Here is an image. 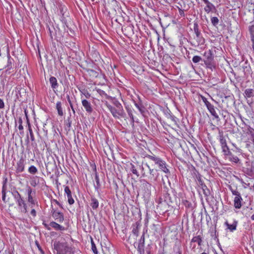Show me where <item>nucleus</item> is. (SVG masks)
<instances>
[{
	"label": "nucleus",
	"instance_id": "nucleus-58",
	"mask_svg": "<svg viewBox=\"0 0 254 254\" xmlns=\"http://www.w3.org/2000/svg\"><path fill=\"white\" fill-rule=\"evenodd\" d=\"M27 192L28 194V196H32V190L30 187H28L27 189Z\"/></svg>",
	"mask_w": 254,
	"mask_h": 254
},
{
	"label": "nucleus",
	"instance_id": "nucleus-11",
	"mask_svg": "<svg viewBox=\"0 0 254 254\" xmlns=\"http://www.w3.org/2000/svg\"><path fill=\"white\" fill-rule=\"evenodd\" d=\"M52 213L53 217L54 219L59 223H62L64 220V214L62 212L57 211L55 209H52Z\"/></svg>",
	"mask_w": 254,
	"mask_h": 254
},
{
	"label": "nucleus",
	"instance_id": "nucleus-32",
	"mask_svg": "<svg viewBox=\"0 0 254 254\" xmlns=\"http://www.w3.org/2000/svg\"><path fill=\"white\" fill-rule=\"evenodd\" d=\"M49 32L51 39L53 40L54 37H56L57 34L56 30L54 26H52V27H49Z\"/></svg>",
	"mask_w": 254,
	"mask_h": 254
},
{
	"label": "nucleus",
	"instance_id": "nucleus-52",
	"mask_svg": "<svg viewBox=\"0 0 254 254\" xmlns=\"http://www.w3.org/2000/svg\"><path fill=\"white\" fill-rule=\"evenodd\" d=\"M230 160L231 161L235 162V163H238L240 161L239 159L238 158V157L236 156H233V155H232L231 157H230Z\"/></svg>",
	"mask_w": 254,
	"mask_h": 254
},
{
	"label": "nucleus",
	"instance_id": "nucleus-43",
	"mask_svg": "<svg viewBox=\"0 0 254 254\" xmlns=\"http://www.w3.org/2000/svg\"><path fill=\"white\" fill-rule=\"evenodd\" d=\"M194 174L195 175L196 179L198 181L199 184L200 185H201L202 186H203V182H202V180L201 179V175L196 170H195V172H194Z\"/></svg>",
	"mask_w": 254,
	"mask_h": 254
},
{
	"label": "nucleus",
	"instance_id": "nucleus-29",
	"mask_svg": "<svg viewBox=\"0 0 254 254\" xmlns=\"http://www.w3.org/2000/svg\"><path fill=\"white\" fill-rule=\"evenodd\" d=\"M164 202L168 205H171L173 203L172 198L168 193H166L164 196Z\"/></svg>",
	"mask_w": 254,
	"mask_h": 254
},
{
	"label": "nucleus",
	"instance_id": "nucleus-31",
	"mask_svg": "<svg viewBox=\"0 0 254 254\" xmlns=\"http://www.w3.org/2000/svg\"><path fill=\"white\" fill-rule=\"evenodd\" d=\"M222 149V151L224 153V155L225 156L231 155L232 153L230 152L227 144H225L223 146H221Z\"/></svg>",
	"mask_w": 254,
	"mask_h": 254
},
{
	"label": "nucleus",
	"instance_id": "nucleus-36",
	"mask_svg": "<svg viewBox=\"0 0 254 254\" xmlns=\"http://www.w3.org/2000/svg\"><path fill=\"white\" fill-rule=\"evenodd\" d=\"M191 242H196L198 244V246H201L202 243V238L200 236L193 237L191 239Z\"/></svg>",
	"mask_w": 254,
	"mask_h": 254
},
{
	"label": "nucleus",
	"instance_id": "nucleus-38",
	"mask_svg": "<svg viewBox=\"0 0 254 254\" xmlns=\"http://www.w3.org/2000/svg\"><path fill=\"white\" fill-rule=\"evenodd\" d=\"M97 93L102 96H104L105 98L109 100V98H111V96L108 95L104 91L101 90L100 89H98L97 90Z\"/></svg>",
	"mask_w": 254,
	"mask_h": 254
},
{
	"label": "nucleus",
	"instance_id": "nucleus-47",
	"mask_svg": "<svg viewBox=\"0 0 254 254\" xmlns=\"http://www.w3.org/2000/svg\"><path fill=\"white\" fill-rule=\"evenodd\" d=\"M24 94L25 95H26L25 89H24V88H20V89L17 91V93H16V95H17L18 98L19 97H22V94Z\"/></svg>",
	"mask_w": 254,
	"mask_h": 254
},
{
	"label": "nucleus",
	"instance_id": "nucleus-41",
	"mask_svg": "<svg viewBox=\"0 0 254 254\" xmlns=\"http://www.w3.org/2000/svg\"><path fill=\"white\" fill-rule=\"evenodd\" d=\"M243 68H244V72L245 75L246 76H248L249 74H251V67L249 65H246V66H244Z\"/></svg>",
	"mask_w": 254,
	"mask_h": 254
},
{
	"label": "nucleus",
	"instance_id": "nucleus-3",
	"mask_svg": "<svg viewBox=\"0 0 254 254\" xmlns=\"http://www.w3.org/2000/svg\"><path fill=\"white\" fill-rule=\"evenodd\" d=\"M202 62L204 63L207 68L212 71L216 68V63L214 60L212 52L210 50L205 51L203 53Z\"/></svg>",
	"mask_w": 254,
	"mask_h": 254
},
{
	"label": "nucleus",
	"instance_id": "nucleus-15",
	"mask_svg": "<svg viewBox=\"0 0 254 254\" xmlns=\"http://www.w3.org/2000/svg\"><path fill=\"white\" fill-rule=\"evenodd\" d=\"M64 192L66 194L67 198H68V202L70 205H72L74 203V200L73 199L71 195V190L68 186H65L64 187Z\"/></svg>",
	"mask_w": 254,
	"mask_h": 254
},
{
	"label": "nucleus",
	"instance_id": "nucleus-30",
	"mask_svg": "<svg viewBox=\"0 0 254 254\" xmlns=\"http://www.w3.org/2000/svg\"><path fill=\"white\" fill-rule=\"evenodd\" d=\"M126 109L127 110V114L130 118L131 123L133 124L134 120L132 109L128 106H126Z\"/></svg>",
	"mask_w": 254,
	"mask_h": 254
},
{
	"label": "nucleus",
	"instance_id": "nucleus-56",
	"mask_svg": "<svg viewBox=\"0 0 254 254\" xmlns=\"http://www.w3.org/2000/svg\"><path fill=\"white\" fill-rule=\"evenodd\" d=\"M6 190H2V200L4 202H6L5 198H6Z\"/></svg>",
	"mask_w": 254,
	"mask_h": 254
},
{
	"label": "nucleus",
	"instance_id": "nucleus-50",
	"mask_svg": "<svg viewBox=\"0 0 254 254\" xmlns=\"http://www.w3.org/2000/svg\"><path fill=\"white\" fill-rule=\"evenodd\" d=\"M70 116H71V115H70V116L69 117H68V118L67 119V123L66 124V127L68 128V130L70 129L71 126V123H72V121L71 120Z\"/></svg>",
	"mask_w": 254,
	"mask_h": 254
},
{
	"label": "nucleus",
	"instance_id": "nucleus-48",
	"mask_svg": "<svg viewBox=\"0 0 254 254\" xmlns=\"http://www.w3.org/2000/svg\"><path fill=\"white\" fill-rule=\"evenodd\" d=\"M91 249L94 254H98V251L96 248V245L92 239L91 238Z\"/></svg>",
	"mask_w": 254,
	"mask_h": 254
},
{
	"label": "nucleus",
	"instance_id": "nucleus-57",
	"mask_svg": "<svg viewBox=\"0 0 254 254\" xmlns=\"http://www.w3.org/2000/svg\"><path fill=\"white\" fill-rule=\"evenodd\" d=\"M7 179H5V180L3 181L2 182V190H6V189H7V186H6V183H7Z\"/></svg>",
	"mask_w": 254,
	"mask_h": 254
},
{
	"label": "nucleus",
	"instance_id": "nucleus-59",
	"mask_svg": "<svg viewBox=\"0 0 254 254\" xmlns=\"http://www.w3.org/2000/svg\"><path fill=\"white\" fill-rule=\"evenodd\" d=\"M201 99L202 100V101L204 102V103L205 104V105L206 106L208 104H209V103H210L209 102H208L207 100V99L203 96H201Z\"/></svg>",
	"mask_w": 254,
	"mask_h": 254
},
{
	"label": "nucleus",
	"instance_id": "nucleus-62",
	"mask_svg": "<svg viewBox=\"0 0 254 254\" xmlns=\"http://www.w3.org/2000/svg\"><path fill=\"white\" fill-rule=\"evenodd\" d=\"M36 245L37 246V248H38L39 250L40 251L42 254H44V251L42 250L41 247L40 246L39 244L37 241H36Z\"/></svg>",
	"mask_w": 254,
	"mask_h": 254
},
{
	"label": "nucleus",
	"instance_id": "nucleus-54",
	"mask_svg": "<svg viewBox=\"0 0 254 254\" xmlns=\"http://www.w3.org/2000/svg\"><path fill=\"white\" fill-rule=\"evenodd\" d=\"M18 123H19V126L18 128L20 130H23V127L22 126V120L21 118H19L18 119Z\"/></svg>",
	"mask_w": 254,
	"mask_h": 254
},
{
	"label": "nucleus",
	"instance_id": "nucleus-33",
	"mask_svg": "<svg viewBox=\"0 0 254 254\" xmlns=\"http://www.w3.org/2000/svg\"><path fill=\"white\" fill-rule=\"evenodd\" d=\"M193 31L194 35H202L200 30L199 29V26L197 22L193 24Z\"/></svg>",
	"mask_w": 254,
	"mask_h": 254
},
{
	"label": "nucleus",
	"instance_id": "nucleus-51",
	"mask_svg": "<svg viewBox=\"0 0 254 254\" xmlns=\"http://www.w3.org/2000/svg\"><path fill=\"white\" fill-rule=\"evenodd\" d=\"M66 97H67V101H68V102L69 104L70 107V108H71V110H72V111L73 112V113L74 114L75 112L74 109L73 108V104L71 103V100L70 99L69 96V95H67Z\"/></svg>",
	"mask_w": 254,
	"mask_h": 254
},
{
	"label": "nucleus",
	"instance_id": "nucleus-9",
	"mask_svg": "<svg viewBox=\"0 0 254 254\" xmlns=\"http://www.w3.org/2000/svg\"><path fill=\"white\" fill-rule=\"evenodd\" d=\"M204 43L205 39L202 35H194L193 38L190 39V44L194 47L203 45Z\"/></svg>",
	"mask_w": 254,
	"mask_h": 254
},
{
	"label": "nucleus",
	"instance_id": "nucleus-20",
	"mask_svg": "<svg viewBox=\"0 0 254 254\" xmlns=\"http://www.w3.org/2000/svg\"><path fill=\"white\" fill-rule=\"evenodd\" d=\"M140 225V222L139 221H137L132 225V232L136 236H138V235L139 228Z\"/></svg>",
	"mask_w": 254,
	"mask_h": 254
},
{
	"label": "nucleus",
	"instance_id": "nucleus-8",
	"mask_svg": "<svg viewBox=\"0 0 254 254\" xmlns=\"http://www.w3.org/2000/svg\"><path fill=\"white\" fill-rule=\"evenodd\" d=\"M243 172L250 178L254 179V162L247 160L243 167Z\"/></svg>",
	"mask_w": 254,
	"mask_h": 254
},
{
	"label": "nucleus",
	"instance_id": "nucleus-42",
	"mask_svg": "<svg viewBox=\"0 0 254 254\" xmlns=\"http://www.w3.org/2000/svg\"><path fill=\"white\" fill-rule=\"evenodd\" d=\"M28 130H29L30 136V139L32 141H34L35 140L34 134H33L32 128L31 127L30 124L29 122H28Z\"/></svg>",
	"mask_w": 254,
	"mask_h": 254
},
{
	"label": "nucleus",
	"instance_id": "nucleus-16",
	"mask_svg": "<svg viewBox=\"0 0 254 254\" xmlns=\"http://www.w3.org/2000/svg\"><path fill=\"white\" fill-rule=\"evenodd\" d=\"M84 69L87 72L91 79L97 78L99 75V72L98 71L88 68H84Z\"/></svg>",
	"mask_w": 254,
	"mask_h": 254
},
{
	"label": "nucleus",
	"instance_id": "nucleus-26",
	"mask_svg": "<svg viewBox=\"0 0 254 254\" xmlns=\"http://www.w3.org/2000/svg\"><path fill=\"white\" fill-rule=\"evenodd\" d=\"M14 60L10 57L9 54H7V64L5 65V67L7 68L6 70V72H7L12 68V64H13Z\"/></svg>",
	"mask_w": 254,
	"mask_h": 254
},
{
	"label": "nucleus",
	"instance_id": "nucleus-7",
	"mask_svg": "<svg viewBox=\"0 0 254 254\" xmlns=\"http://www.w3.org/2000/svg\"><path fill=\"white\" fill-rule=\"evenodd\" d=\"M228 188L232 194L235 196L234 199V207L236 209L241 208L243 205V199L240 192L237 190V187L234 189L232 186H229Z\"/></svg>",
	"mask_w": 254,
	"mask_h": 254
},
{
	"label": "nucleus",
	"instance_id": "nucleus-40",
	"mask_svg": "<svg viewBox=\"0 0 254 254\" xmlns=\"http://www.w3.org/2000/svg\"><path fill=\"white\" fill-rule=\"evenodd\" d=\"M130 172H131L133 174L135 175L137 177H138L139 176V174L138 171H137L135 166L132 163H130Z\"/></svg>",
	"mask_w": 254,
	"mask_h": 254
},
{
	"label": "nucleus",
	"instance_id": "nucleus-24",
	"mask_svg": "<svg viewBox=\"0 0 254 254\" xmlns=\"http://www.w3.org/2000/svg\"><path fill=\"white\" fill-rule=\"evenodd\" d=\"M218 133H219V141L221 144V146H223L225 144H227L226 140L223 135V132L222 130H220L218 128Z\"/></svg>",
	"mask_w": 254,
	"mask_h": 254
},
{
	"label": "nucleus",
	"instance_id": "nucleus-45",
	"mask_svg": "<svg viewBox=\"0 0 254 254\" xmlns=\"http://www.w3.org/2000/svg\"><path fill=\"white\" fill-rule=\"evenodd\" d=\"M79 90L80 92L82 93V94H84L86 98H89L91 96V94L88 92V91L85 89H80L79 88Z\"/></svg>",
	"mask_w": 254,
	"mask_h": 254
},
{
	"label": "nucleus",
	"instance_id": "nucleus-19",
	"mask_svg": "<svg viewBox=\"0 0 254 254\" xmlns=\"http://www.w3.org/2000/svg\"><path fill=\"white\" fill-rule=\"evenodd\" d=\"M245 126L246 127L245 131H244L247 134H250L251 137V140L254 145V129L251 127L249 125H246L244 123Z\"/></svg>",
	"mask_w": 254,
	"mask_h": 254
},
{
	"label": "nucleus",
	"instance_id": "nucleus-28",
	"mask_svg": "<svg viewBox=\"0 0 254 254\" xmlns=\"http://www.w3.org/2000/svg\"><path fill=\"white\" fill-rule=\"evenodd\" d=\"M62 105V103L60 101H58L56 103V109L60 116H63L64 115V111Z\"/></svg>",
	"mask_w": 254,
	"mask_h": 254
},
{
	"label": "nucleus",
	"instance_id": "nucleus-27",
	"mask_svg": "<svg viewBox=\"0 0 254 254\" xmlns=\"http://www.w3.org/2000/svg\"><path fill=\"white\" fill-rule=\"evenodd\" d=\"M95 179L96 181V185H94L95 189L98 193H99L101 185L100 182L98 174H96L95 175Z\"/></svg>",
	"mask_w": 254,
	"mask_h": 254
},
{
	"label": "nucleus",
	"instance_id": "nucleus-37",
	"mask_svg": "<svg viewBox=\"0 0 254 254\" xmlns=\"http://www.w3.org/2000/svg\"><path fill=\"white\" fill-rule=\"evenodd\" d=\"M28 171L30 174L32 175H35L38 173V169L35 166L33 165L30 166L29 167Z\"/></svg>",
	"mask_w": 254,
	"mask_h": 254
},
{
	"label": "nucleus",
	"instance_id": "nucleus-18",
	"mask_svg": "<svg viewBox=\"0 0 254 254\" xmlns=\"http://www.w3.org/2000/svg\"><path fill=\"white\" fill-rule=\"evenodd\" d=\"M224 225L226 226L227 228L226 229H228L229 230L230 232H233L234 231L236 230L237 225H238V221H234L232 224H230L228 223L227 221H226Z\"/></svg>",
	"mask_w": 254,
	"mask_h": 254
},
{
	"label": "nucleus",
	"instance_id": "nucleus-1",
	"mask_svg": "<svg viewBox=\"0 0 254 254\" xmlns=\"http://www.w3.org/2000/svg\"><path fill=\"white\" fill-rule=\"evenodd\" d=\"M109 100L111 101L112 103L114 106L110 105L107 101L105 102V105L110 111L113 117L115 119L125 118L126 114L124 110L123 106L117 99L111 96V98H109Z\"/></svg>",
	"mask_w": 254,
	"mask_h": 254
},
{
	"label": "nucleus",
	"instance_id": "nucleus-5",
	"mask_svg": "<svg viewBox=\"0 0 254 254\" xmlns=\"http://www.w3.org/2000/svg\"><path fill=\"white\" fill-rule=\"evenodd\" d=\"M11 194L13 196L15 201L17 203L18 206L20 209L21 212L23 213H27V204L25 203L23 198L22 197L21 195L18 192V191L15 189H14L11 190Z\"/></svg>",
	"mask_w": 254,
	"mask_h": 254
},
{
	"label": "nucleus",
	"instance_id": "nucleus-6",
	"mask_svg": "<svg viewBox=\"0 0 254 254\" xmlns=\"http://www.w3.org/2000/svg\"><path fill=\"white\" fill-rule=\"evenodd\" d=\"M146 157L153 161L155 164L157 165L158 167L164 173H170L169 169L167 168V165L165 161L163 160L160 157L156 156L154 154L152 155H146Z\"/></svg>",
	"mask_w": 254,
	"mask_h": 254
},
{
	"label": "nucleus",
	"instance_id": "nucleus-46",
	"mask_svg": "<svg viewBox=\"0 0 254 254\" xmlns=\"http://www.w3.org/2000/svg\"><path fill=\"white\" fill-rule=\"evenodd\" d=\"M211 22L214 26L216 27L219 23V19L217 17H212L211 18Z\"/></svg>",
	"mask_w": 254,
	"mask_h": 254
},
{
	"label": "nucleus",
	"instance_id": "nucleus-61",
	"mask_svg": "<svg viewBox=\"0 0 254 254\" xmlns=\"http://www.w3.org/2000/svg\"><path fill=\"white\" fill-rule=\"evenodd\" d=\"M91 167L92 168L93 171L94 172L95 175L96 174H98L95 164L94 163L93 164H91Z\"/></svg>",
	"mask_w": 254,
	"mask_h": 254
},
{
	"label": "nucleus",
	"instance_id": "nucleus-53",
	"mask_svg": "<svg viewBox=\"0 0 254 254\" xmlns=\"http://www.w3.org/2000/svg\"><path fill=\"white\" fill-rule=\"evenodd\" d=\"M145 242V237H144V233H143L139 241L138 245H144Z\"/></svg>",
	"mask_w": 254,
	"mask_h": 254
},
{
	"label": "nucleus",
	"instance_id": "nucleus-13",
	"mask_svg": "<svg viewBox=\"0 0 254 254\" xmlns=\"http://www.w3.org/2000/svg\"><path fill=\"white\" fill-rule=\"evenodd\" d=\"M206 107L211 114V115L214 117L215 119H219V117L218 114L216 112V108H215L214 106L212 105L211 103H209L206 106Z\"/></svg>",
	"mask_w": 254,
	"mask_h": 254
},
{
	"label": "nucleus",
	"instance_id": "nucleus-49",
	"mask_svg": "<svg viewBox=\"0 0 254 254\" xmlns=\"http://www.w3.org/2000/svg\"><path fill=\"white\" fill-rule=\"evenodd\" d=\"M137 251L139 254H145V253H144V245H138Z\"/></svg>",
	"mask_w": 254,
	"mask_h": 254
},
{
	"label": "nucleus",
	"instance_id": "nucleus-60",
	"mask_svg": "<svg viewBox=\"0 0 254 254\" xmlns=\"http://www.w3.org/2000/svg\"><path fill=\"white\" fill-rule=\"evenodd\" d=\"M178 10H179V14L180 15V16L181 17H184L185 15V12L184 11V10H183L182 8L178 7Z\"/></svg>",
	"mask_w": 254,
	"mask_h": 254
},
{
	"label": "nucleus",
	"instance_id": "nucleus-21",
	"mask_svg": "<svg viewBox=\"0 0 254 254\" xmlns=\"http://www.w3.org/2000/svg\"><path fill=\"white\" fill-rule=\"evenodd\" d=\"M49 82L51 86V88L54 90L58 87L59 84L57 82V78L54 76H51L49 79Z\"/></svg>",
	"mask_w": 254,
	"mask_h": 254
},
{
	"label": "nucleus",
	"instance_id": "nucleus-14",
	"mask_svg": "<svg viewBox=\"0 0 254 254\" xmlns=\"http://www.w3.org/2000/svg\"><path fill=\"white\" fill-rule=\"evenodd\" d=\"M139 101L138 102L134 101V105L135 107L138 109L140 113L144 115V114L146 112V109L144 105H143L142 101L140 100V98L138 97Z\"/></svg>",
	"mask_w": 254,
	"mask_h": 254
},
{
	"label": "nucleus",
	"instance_id": "nucleus-22",
	"mask_svg": "<svg viewBox=\"0 0 254 254\" xmlns=\"http://www.w3.org/2000/svg\"><path fill=\"white\" fill-rule=\"evenodd\" d=\"M90 205L93 210H97L99 207V201L95 197L92 196L91 197V202Z\"/></svg>",
	"mask_w": 254,
	"mask_h": 254
},
{
	"label": "nucleus",
	"instance_id": "nucleus-34",
	"mask_svg": "<svg viewBox=\"0 0 254 254\" xmlns=\"http://www.w3.org/2000/svg\"><path fill=\"white\" fill-rule=\"evenodd\" d=\"M249 31L251 35V39L253 44H254V25L249 27Z\"/></svg>",
	"mask_w": 254,
	"mask_h": 254
},
{
	"label": "nucleus",
	"instance_id": "nucleus-35",
	"mask_svg": "<svg viewBox=\"0 0 254 254\" xmlns=\"http://www.w3.org/2000/svg\"><path fill=\"white\" fill-rule=\"evenodd\" d=\"M182 203L185 205L186 208L192 210L193 209L192 204L191 202L187 200H183Z\"/></svg>",
	"mask_w": 254,
	"mask_h": 254
},
{
	"label": "nucleus",
	"instance_id": "nucleus-2",
	"mask_svg": "<svg viewBox=\"0 0 254 254\" xmlns=\"http://www.w3.org/2000/svg\"><path fill=\"white\" fill-rule=\"evenodd\" d=\"M142 177L146 178L149 182L145 181L147 185L151 186V183L155 182L158 178L159 174L156 169H151L147 164L139 166Z\"/></svg>",
	"mask_w": 254,
	"mask_h": 254
},
{
	"label": "nucleus",
	"instance_id": "nucleus-4",
	"mask_svg": "<svg viewBox=\"0 0 254 254\" xmlns=\"http://www.w3.org/2000/svg\"><path fill=\"white\" fill-rule=\"evenodd\" d=\"M54 248L57 251V254H73L72 248L69 247L67 243L56 242L54 244Z\"/></svg>",
	"mask_w": 254,
	"mask_h": 254
},
{
	"label": "nucleus",
	"instance_id": "nucleus-12",
	"mask_svg": "<svg viewBox=\"0 0 254 254\" xmlns=\"http://www.w3.org/2000/svg\"><path fill=\"white\" fill-rule=\"evenodd\" d=\"M81 103L87 113L91 114L93 112V108L90 102L86 99H83Z\"/></svg>",
	"mask_w": 254,
	"mask_h": 254
},
{
	"label": "nucleus",
	"instance_id": "nucleus-63",
	"mask_svg": "<svg viewBox=\"0 0 254 254\" xmlns=\"http://www.w3.org/2000/svg\"><path fill=\"white\" fill-rule=\"evenodd\" d=\"M43 225L44 226L45 228L46 229H47V230H51V227H50V225H48V224L45 222V221H44L43 222Z\"/></svg>",
	"mask_w": 254,
	"mask_h": 254
},
{
	"label": "nucleus",
	"instance_id": "nucleus-44",
	"mask_svg": "<svg viewBox=\"0 0 254 254\" xmlns=\"http://www.w3.org/2000/svg\"><path fill=\"white\" fill-rule=\"evenodd\" d=\"M28 201L31 204V207H33L36 204L38 205V202H36L33 199V196H28Z\"/></svg>",
	"mask_w": 254,
	"mask_h": 254
},
{
	"label": "nucleus",
	"instance_id": "nucleus-10",
	"mask_svg": "<svg viewBox=\"0 0 254 254\" xmlns=\"http://www.w3.org/2000/svg\"><path fill=\"white\" fill-rule=\"evenodd\" d=\"M24 169L25 160L21 157L16 163L15 171L16 173H22L24 171Z\"/></svg>",
	"mask_w": 254,
	"mask_h": 254
},
{
	"label": "nucleus",
	"instance_id": "nucleus-39",
	"mask_svg": "<svg viewBox=\"0 0 254 254\" xmlns=\"http://www.w3.org/2000/svg\"><path fill=\"white\" fill-rule=\"evenodd\" d=\"M192 61L194 64H198L200 62H202V58L199 56H194L192 59Z\"/></svg>",
	"mask_w": 254,
	"mask_h": 254
},
{
	"label": "nucleus",
	"instance_id": "nucleus-23",
	"mask_svg": "<svg viewBox=\"0 0 254 254\" xmlns=\"http://www.w3.org/2000/svg\"><path fill=\"white\" fill-rule=\"evenodd\" d=\"M244 95L247 99L254 97V89L252 88L246 89L244 91Z\"/></svg>",
	"mask_w": 254,
	"mask_h": 254
},
{
	"label": "nucleus",
	"instance_id": "nucleus-55",
	"mask_svg": "<svg viewBox=\"0 0 254 254\" xmlns=\"http://www.w3.org/2000/svg\"><path fill=\"white\" fill-rule=\"evenodd\" d=\"M202 188L203 190V193L205 196H208L210 194V192L209 190H207V191H205L204 190V188H207V187L205 185H204L202 186Z\"/></svg>",
	"mask_w": 254,
	"mask_h": 254
},
{
	"label": "nucleus",
	"instance_id": "nucleus-17",
	"mask_svg": "<svg viewBox=\"0 0 254 254\" xmlns=\"http://www.w3.org/2000/svg\"><path fill=\"white\" fill-rule=\"evenodd\" d=\"M204 2L206 4V6L204 8V10L207 13H209L211 11L216 10L215 6L208 0H205V2Z\"/></svg>",
	"mask_w": 254,
	"mask_h": 254
},
{
	"label": "nucleus",
	"instance_id": "nucleus-64",
	"mask_svg": "<svg viewBox=\"0 0 254 254\" xmlns=\"http://www.w3.org/2000/svg\"><path fill=\"white\" fill-rule=\"evenodd\" d=\"M30 213L33 217H35L36 216V211L34 209H32L31 210Z\"/></svg>",
	"mask_w": 254,
	"mask_h": 254
},
{
	"label": "nucleus",
	"instance_id": "nucleus-25",
	"mask_svg": "<svg viewBox=\"0 0 254 254\" xmlns=\"http://www.w3.org/2000/svg\"><path fill=\"white\" fill-rule=\"evenodd\" d=\"M50 226L51 227H52V228H53L56 230L63 231V230H65V228L64 227L58 224L57 223H56L54 221H52V222H50Z\"/></svg>",
	"mask_w": 254,
	"mask_h": 254
}]
</instances>
